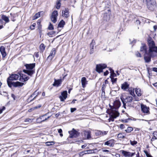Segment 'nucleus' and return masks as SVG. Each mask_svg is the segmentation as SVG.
<instances>
[{
  "label": "nucleus",
  "instance_id": "obj_33",
  "mask_svg": "<svg viewBox=\"0 0 157 157\" xmlns=\"http://www.w3.org/2000/svg\"><path fill=\"white\" fill-rule=\"evenodd\" d=\"M60 0H58L57 2L56 3V8L57 9H59L60 6Z\"/></svg>",
  "mask_w": 157,
  "mask_h": 157
},
{
  "label": "nucleus",
  "instance_id": "obj_10",
  "mask_svg": "<svg viewBox=\"0 0 157 157\" xmlns=\"http://www.w3.org/2000/svg\"><path fill=\"white\" fill-rule=\"evenodd\" d=\"M58 16V12L57 11L54 10L52 14L51 17V19L52 22L54 23L56 22Z\"/></svg>",
  "mask_w": 157,
  "mask_h": 157
},
{
  "label": "nucleus",
  "instance_id": "obj_3",
  "mask_svg": "<svg viewBox=\"0 0 157 157\" xmlns=\"http://www.w3.org/2000/svg\"><path fill=\"white\" fill-rule=\"evenodd\" d=\"M121 105V102L119 100H116L114 102L113 108L112 109L110 113V119L112 121H113L114 118L119 116V112L114 109H118L120 106Z\"/></svg>",
  "mask_w": 157,
  "mask_h": 157
},
{
  "label": "nucleus",
  "instance_id": "obj_37",
  "mask_svg": "<svg viewBox=\"0 0 157 157\" xmlns=\"http://www.w3.org/2000/svg\"><path fill=\"white\" fill-rule=\"evenodd\" d=\"M101 133V131L100 130H98L95 132V134L98 136H102Z\"/></svg>",
  "mask_w": 157,
  "mask_h": 157
},
{
  "label": "nucleus",
  "instance_id": "obj_41",
  "mask_svg": "<svg viewBox=\"0 0 157 157\" xmlns=\"http://www.w3.org/2000/svg\"><path fill=\"white\" fill-rule=\"evenodd\" d=\"M130 144L133 146L136 144H137V142L136 141L134 140L133 141L130 140Z\"/></svg>",
  "mask_w": 157,
  "mask_h": 157
},
{
  "label": "nucleus",
  "instance_id": "obj_15",
  "mask_svg": "<svg viewBox=\"0 0 157 157\" xmlns=\"http://www.w3.org/2000/svg\"><path fill=\"white\" fill-rule=\"evenodd\" d=\"M56 53V50L55 48H53L49 56L47 58V59L51 60L54 57Z\"/></svg>",
  "mask_w": 157,
  "mask_h": 157
},
{
  "label": "nucleus",
  "instance_id": "obj_7",
  "mask_svg": "<svg viewBox=\"0 0 157 157\" xmlns=\"http://www.w3.org/2000/svg\"><path fill=\"white\" fill-rule=\"evenodd\" d=\"M106 65L104 64H97L96 66V71L98 73H100L103 71V69L105 68Z\"/></svg>",
  "mask_w": 157,
  "mask_h": 157
},
{
  "label": "nucleus",
  "instance_id": "obj_9",
  "mask_svg": "<svg viewBox=\"0 0 157 157\" xmlns=\"http://www.w3.org/2000/svg\"><path fill=\"white\" fill-rule=\"evenodd\" d=\"M69 133L70 134L69 137L71 138H76L79 135L78 133L74 128L73 129L72 131H69Z\"/></svg>",
  "mask_w": 157,
  "mask_h": 157
},
{
  "label": "nucleus",
  "instance_id": "obj_53",
  "mask_svg": "<svg viewBox=\"0 0 157 157\" xmlns=\"http://www.w3.org/2000/svg\"><path fill=\"white\" fill-rule=\"evenodd\" d=\"M152 71H154L157 72V68L156 67H153L152 68Z\"/></svg>",
  "mask_w": 157,
  "mask_h": 157
},
{
  "label": "nucleus",
  "instance_id": "obj_16",
  "mask_svg": "<svg viewBox=\"0 0 157 157\" xmlns=\"http://www.w3.org/2000/svg\"><path fill=\"white\" fill-rule=\"evenodd\" d=\"M141 110L144 113L149 114L150 113L149 107H147L146 105L141 104Z\"/></svg>",
  "mask_w": 157,
  "mask_h": 157
},
{
  "label": "nucleus",
  "instance_id": "obj_12",
  "mask_svg": "<svg viewBox=\"0 0 157 157\" xmlns=\"http://www.w3.org/2000/svg\"><path fill=\"white\" fill-rule=\"evenodd\" d=\"M121 152L122 154L125 157H132L135 154V153H131L130 152L124 150H121Z\"/></svg>",
  "mask_w": 157,
  "mask_h": 157
},
{
  "label": "nucleus",
  "instance_id": "obj_59",
  "mask_svg": "<svg viewBox=\"0 0 157 157\" xmlns=\"http://www.w3.org/2000/svg\"><path fill=\"white\" fill-rule=\"evenodd\" d=\"M144 152L146 154V156H147V155H149V154L147 152V151H144Z\"/></svg>",
  "mask_w": 157,
  "mask_h": 157
},
{
  "label": "nucleus",
  "instance_id": "obj_43",
  "mask_svg": "<svg viewBox=\"0 0 157 157\" xmlns=\"http://www.w3.org/2000/svg\"><path fill=\"white\" fill-rule=\"evenodd\" d=\"M58 132L60 134V136H63V134L62 133V130L60 128L59 129H58Z\"/></svg>",
  "mask_w": 157,
  "mask_h": 157
},
{
  "label": "nucleus",
  "instance_id": "obj_54",
  "mask_svg": "<svg viewBox=\"0 0 157 157\" xmlns=\"http://www.w3.org/2000/svg\"><path fill=\"white\" fill-rule=\"evenodd\" d=\"M102 151L105 152H108L110 151H109L107 150H105V149H102Z\"/></svg>",
  "mask_w": 157,
  "mask_h": 157
},
{
  "label": "nucleus",
  "instance_id": "obj_44",
  "mask_svg": "<svg viewBox=\"0 0 157 157\" xmlns=\"http://www.w3.org/2000/svg\"><path fill=\"white\" fill-rule=\"evenodd\" d=\"M36 24L35 23H33L32 25L30 27V28L32 30H33L34 29V28L36 26Z\"/></svg>",
  "mask_w": 157,
  "mask_h": 157
},
{
  "label": "nucleus",
  "instance_id": "obj_45",
  "mask_svg": "<svg viewBox=\"0 0 157 157\" xmlns=\"http://www.w3.org/2000/svg\"><path fill=\"white\" fill-rule=\"evenodd\" d=\"M108 133V131H101V135L102 136H104V135H105L107 134Z\"/></svg>",
  "mask_w": 157,
  "mask_h": 157
},
{
  "label": "nucleus",
  "instance_id": "obj_1",
  "mask_svg": "<svg viewBox=\"0 0 157 157\" xmlns=\"http://www.w3.org/2000/svg\"><path fill=\"white\" fill-rule=\"evenodd\" d=\"M29 79V77L27 76L26 75L18 73L17 74H12L7 78V81L8 85L10 87H11L12 85L14 87H17L23 86L24 83L18 81L12 82V81L19 80L21 82H24L27 81Z\"/></svg>",
  "mask_w": 157,
  "mask_h": 157
},
{
  "label": "nucleus",
  "instance_id": "obj_49",
  "mask_svg": "<svg viewBox=\"0 0 157 157\" xmlns=\"http://www.w3.org/2000/svg\"><path fill=\"white\" fill-rule=\"evenodd\" d=\"M5 109V107L4 106H3L2 109H0V114L1 113H2L3 111Z\"/></svg>",
  "mask_w": 157,
  "mask_h": 157
},
{
  "label": "nucleus",
  "instance_id": "obj_40",
  "mask_svg": "<svg viewBox=\"0 0 157 157\" xmlns=\"http://www.w3.org/2000/svg\"><path fill=\"white\" fill-rule=\"evenodd\" d=\"M33 119L26 118L25 121V122H32Z\"/></svg>",
  "mask_w": 157,
  "mask_h": 157
},
{
  "label": "nucleus",
  "instance_id": "obj_62",
  "mask_svg": "<svg viewBox=\"0 0 157 157\" xmlns=\"http://www.w3.org/2000/svg\"><path fill=\"white\" fill-rule=\"evenodd\" d=\"M11 96L13 98L14 100H15V96L14 94H11Z\"/></svg>",
  "mask_w": 157,
  "mask_h": 157
},
{
  "label": "nucleus",
  "instance_id": "obj_35",
  "mask_svg": "<svg viewBox=\"0 0 157 157\" xmlns=\"http://www.w3.org/2000/svg\"><path fill=\"white\" fill-rule=\"evenodd\" d=\"M117 137L120 138H124L125 137L122 133H119L118 134Z\"/></svg>",
  "mask_w": 157,
  "mask_h": 157
},
{
  "label": "nucleus",
  "instance_id": "obj_17",
  "mask_svg": "<svg viewBox=\"0 0 157 157\" xmlns=\"http://www.w3.org/2000/svg\"><path fill=\"white\" fill-rule=\"evenodd\" d=\"M69 12L68 8H65L62 11V16L67 18L69 16Z\"/></svg>",
  "mask_w": 157,
  "mask_h": 157
},
{
  "label": "nucleus",
  "instance_id": "obj_22",
  "mask_svg": "<svg viewBox=\"0 0 157 157\" xmlns=\"http://www.w3.org/2000/svg\"><path fill=\"white\" fill-rule=\"evenodd\" d=\"M81 82L82 87L84 88L85 85L87 83V81L86 78L85 77H83L81 79Z\"/></svg>",
  "mask_w": 157,
  "mask_h": 157
},
{
  "label": "nucleus",
  "instance_id": "obj_46",
  "mask_svg": "<svg viewBox=\"0 0 157 157\" xmlns=\"http://www.w3.org/2000/svg\"><path fill=\"white\" fill-rule=\"evenodd\" d=\"M136 56L137 57H141V54L138 52H136Z\"/></svg>",
  "mask_w": 157,
  "mask_h": 157
},
{
  "label": "nucleus",
  "instance_id": "obj_14",
  "mask_svg": "<svg viewBox=\"0 0 157 157\" xmlns=\"http://www.w3.org/2000/svg\"><path fill=\"white\" fill-rule=\"evenodd\" d=\"M67 92L66 90H64L61 92V95L59 97L60 101H64L65 99L67 98Z\"/></svg>",
  "mask_w": 157,
  "mask_h": 157
},
{
  "label": "nucleus",
  "instance_id": "obj_55",
  "mask_svg": "<svg viewBox=\"0 0 157 157\" xmlns=\"http://www.w3.org/2000/svg\"><path fill=\"white\" fill-rule=\"evenodd\" d=\"M2 93L3 94H2V95H4L5 96H8V94L7 93L3 92Z\"/></svg>",
  "mask_w": 157,
  "mask_h": 157
},
{
  "label": "nucleus",
  "instance_id": "obj_58",
  "mask_svg": "<svg viewBox=\"0 0 157 157\" xmlns=\"http://www.w3.org/2000/svg\"><path fill=\"white\" fill-rule=\"evenodd\" d=\"M153 28H154V30L155 31L156 30V29H157V25H154L153 26Z\"/></svg>",
  "mask_w": 157,
  "mask_h": 157
},
{
  "label": "nucleus",
  "instance_id": "obj_52",
  "mask_svg": "<svg viewBox=\"0 0 157 157\" xmlns=\"http://www.w3.org/2000/svg\"><path fill=\"white\" fill-rule=\"evenodd\" d=\"M34 55L36 58H38L39 57V54L38 52H35L34 53Z\"/></svg>",
  "mask_w": 157,
  "mask_h": 157
},
{
  "label": "nucleus",
  "instance_id": "obj_57",
  "mask_svg": "<svg viewBox=\"0 0 157 157\" xmlns=\"http://www.w3.org/2000/svg\"><path fill=\"white\" fill-rule=\"evenodd\" d=\"M94 52V49H90V54H92Z\"/></svg>",
  "mask_w": 157,
  "mask_h": 157
},
{
  "label": "nucleus",
  "instance_id": "obj_24",
  "mask_svg": "<svg viewBox=\"0 0 157 157\" xmlns=\"http://www.w3.org/2000/svg\"><path fill=\"white\" fill-rule=\"evenodd\" d=\"M84 135L85 138L87 139H89L91 138L90 132V131L84 132Z\"/></svg>",
  "mask_w": 157,
  "mask_h": 157
},
{
  "label": "nucleus",
  "instance_id": "obj_21",
  "mask_svg": "<svg viewBox=\"0 0 157 157\" xmlns=\"http://www.w3.org/2000/svg\"><path fill=\"white\" fill-rule=\"evenodd\" d=\"M62 82V80L61 79H59L58 80L55 79V81L53 84V86H58L59 85L61 84Z\"/></svg>",
  "mask_w": 157,
  "mask_h": 157
},
{
  "label": "nucleus",
  "instance_id": "obj_51",
  "mask_svg": "<svg viewBox=\"0 0 157 157\" xmlns=\"http://www.w3.org/2000/svg\"><path fill=\"white\" fill-rule=\"evenodd\" d=\"M109 73V71H108L107 70L105 72H104V76L107 75Z\"/></svg>",
  "mask_w": 157,
  "mask_h": 157
},
{
  "label": "nucleus",
  "instance_id": "obj_36",
  "mask_svg": "<svg viewBox=\"0 0 157 157\" xmlns=\"http://www.w3.org/2000/svg\"><path fill=\"white\" fill-rule=\"evenodd\" d=\"M107 11L108 12V13H104V16H109L110 13V9H108L107 10Z\"/></svg>",
  "mask_w": 157,
  "mask_h": 157
},
{
  "label": "nucleus",
  "instance_id": "obj_30",
  "mask_svg": "<svg viewBox=\"0 0 157 157\" xmlns=\"http://www.w3.org/2000/svg\"><path fill=\"white\" fill-rule=\"evenodd\" d=\"M40 50L43 51L44 49L45 48V46L43 44H41L40 46Z\"/></svg>",
  "mask_w": 157,
  "mask_h": 157
},
{
  "label": "nucleus",
  "instance_id": "obj_63",
  "mask_svg": "<svg viewBox=\"0 0 157 157\" xmlns=\"http://www.w3.org/2000/svg\"><path fill=\"white\" fill-rule=\"evenodd\" d=\"M124 125L123 124H121V125H120V128L121 129H123V127H124Z\"/></svg>",
  "mask_w": 157,
  "mask_h": 157
},
{
  "label": "nucleus",
  "instance_id": "obj_5",
  "mask_svg": "<svg viewBox=\"0 0 157 157\" xmlns=\"http://www.w3.org/2000/svg\"><path fill=\"white\" fill-rule=\"evenodd\" d=\"M121 99L123 103V107L126 109V105L127 104L128 106L130 105V103L132 102L133 98L130 96H127L126 98H124L123 97H121Z\"/></svg>",
  "mask_w": 157,
  "mask_h": 157
},
{
  "label": "nucleus",
  "instance_id": "obj_50",
  "mask_svg": "<svg viewBox=\"0 0 157 157\" xmlns=\"http://www.w3.org/2000/svg\"><path fill=\"white\" fill-rule=\"evenodd\" d=\"M110 71L111 72V75L112 74H113V75H115V76L116 75L114 73V71L112 69H110Z\"/></svg>",
  "mask_w": 157,
  "mask_h": 157
},
{
  "label": "nucleus",
  "instance_id": "obj_39",
  "mask_svg": "<svg viewBox=\"0 0 157 157\" xmlns=\"http://www.w3.org/2000/svg\"><path fill=\"white\" fill-rule=\"evenodd\" d=\"M48 29L50 30H52L54 29V28L53 25L51 23H50L49 26L48 28Z\"/></svg>",
  "mask_w": 157,
  "mask_h": 157
},
{
  "label": "nucleus",
  "instance_id": "obj_34",
  "mask_svg": "<svg viewBox=\"0 0 157 157\" xmlns=\"http://www.w3.org/2000/svg\"><path fill=\"white\" fill-rule=\"evenodd\" d=\"M110 78H111V82L113 84L114 83L116 82L117 79V78H114L113 77H110Z\"/></svg>",
  "mask_w": 157,
  "mask_h": 157
},
{
  "label": "nucleus",
  "instance_id": "obj_38",
  "mask_svg": "<svg viewBox=\"0 0 157 157\" xmlns=\"http://www.w3.org/2000/svg\"><path fill=\"white\" fill-rule=\"evenodd\" d=\"M40 14L39 13H36L34 17V19H36L40 17Z\"/></svg>",
  "mask_w": 157,
  "mask_h": 157
},
{
  "label": "nucleus",
  "instance_id": "obj_27",
  "mask_svg": "<svg viewBox=\"0 0 157 157\" xmlns=\"http://www.w3.org/2000/svg\"><path fill=\"white\" fill-rule=\"evenodd\" d=\"M135 92L136 94L138 96H140L141 95V94L140 92V89L139 88H136Z\"/></svg>",
  "mask_w": 157,
  "mask_h": 157
},
{
  "label": "nucleus",
  "instance_id": "obj_20",
  "mask_svg": "<svg viewBox=\"0 0 157 157\" xmlns=\"http://www.w3.org/2000/svg\"><path fill=\"white\" fill-rule=\"evenodd\" d=\"M0 51L2 54V56L3 57H4L6 56V53L5 51V48L3 46H2L0 48Z\"/></svg>",
  "mask_w": 157,
  "mask_h": 157
},
{
  "label": "nucleus",
  "instance_id": "obj_28",
  "mask_svg": "<svg viewBox=\"0 0 157 157\" xmlns=\"http://www.w3.org/2000/svg\"><path fill=\"white\" fill-rule=\"evenodd\" d=\"M95 43L94 40H93L90 45V49H94V46L95 45Z\"/></svg>",
  "mask_w": 157,
  "mask_h": 157
},
{
  "label": "nucleus",
  "instance_id": "obj_11",
  "mask_svg": "<svg viewBox=\"0 0 157 157\" xmlns=\"http://www.w3.org/2000/svg\"><path fill=\"white\" fill-rule=\"evenodd\" d=\"M47 114H45L41 117L38 118L36 119V122L38 123H40L42 122H44L48 119L50 117L44 118V117L47 116Z\"/></svg>",
  "mask_w": 157,
  "mask_h": 157
},
{
  "label": "nucleus",
  "instance_id": "obj_47",
  "mask_svg": "<svg viewBox=\"0 0 157 157\" xmlns=\"http://www.w3.org/2000/svg\"><path fill=\"white\" fill-rule=\"evenodd\" d=\"M71 110V113H73L76 110V108H71L70 109Z\"/></svg>",
  "mask_w": 157,
  "mask_h": 157
},
{
  "label": "nucleus",
  "instance_id": "obj_56",
  "mask_svg": "<svg viewBox=\"0 0 157 157\" xmlns=\"http://www.w3.org/2000/svg\"><path fill=\"white\" fill-rule=\"evenodd\" d=\"M136 23L137 24V25H140V21H139V20H137L136 21Z\"/></svg>",
  "mask_w": 157,
  "mask_h": 157
},
{
  "label": "nucleus",
  "instance_id": "obj_32",
  "mask_svg": "<svg viewBox=\"0 0 157 157\" xmlns=\"http://www.w3.org/2000/svg\"><path fill=\"white\" fill-rule=\"evenodd\" d=\"M54 142L53 141L47 142L46 143V144L47 146H50L54 145Z\"/></svg>",
  "mask_w": 157,
  "mask_h": 157
},
{
  "label": "nucleus",
  "instance_id": "obj_48",
  "mask_svg": "<svg viewBox=\"0 0 157 157\" xmlns=\"http://www.w3.org/2000/svg\"><path fill=\"white\" fill-rule=\"evenodd\" d=\"M132 120V119H131L128 118V119L124 120V121L125 123H127V122H128L129 121H130V120Z\"/></svg>",
  "mask_w": 157,
  "mask_h": 157
},
{
  "label": "nucleus",
  "instance_id": "obj_60",
  "mask_svg": "<svg viewBox=\"0 0 157 157\" xmlns=\"http://www.w3.org/2000/svg\"><path fill=\"white\" fill-rule=\"evenodd\" d=\"M152 85L155 87H157V82L152 84Z\"/></svg>",
  "mask_w": 157,
  "mask_h": 157
},
{
  "label": "nucleus",
  "instance_id": "obj_18",
  "mask_svg": "<svg viewBox=\"0 0 157 157\" xmlns=\"http://www.w3.org/2000/svg\"><path fill=\"white\" fill-rule=\"evenodd\" d=\"M40 93V92H38V90H36L30 96L29 98H30L31 97H33V96L36 95L31 100H30V101H33V100H34L36 98V96L38 95Z\"/></svg>",
  "mask_w": 157,
  "mask_h": 157
},
{
  "label": "nucleus",
  "instance_id": "obj_64",
  "mask_svg": "<svg viewBox=\"0 0 157 157\" xmlns=\"http://www.w3.org/2000/svg\"><path fill=\"white\" fill-rule=\"evenodd\" d=\"M59 115V113H56L55 115V116L56 117H58Z\"/></svg>",
  "mask_w": 157,
  "mask_h": 157
},
{
  "label": "nucleus",
  "instance_id": "obj_19",
  "mask_svg": "<svg viewBox=\"0 0 157 157\" xmlns=\"http://www.w3.org/2000/svg\"><path fill=\"white\" fill-rule=\"evenodd\" d=\"M129 85L127 82H125L121 85V88L124 90H126L128 88Z\"/></svg>",
  "mask_w": 157,
  "mask_h": 157
},
{
  "label": "nucleus",
  "instance_id": "obj_4",
  "mask_svg": "<svg viewBox=\"0 0 157 157\" xmlns=\"http://www.w3.org/2000/svg\"><path fill=\"white\" fill-rule=\"evenodd\" d=\"M25 66L26 70H23V71L30 76L32 77L33 74L35 73V70L34 68L35 66V63L26 64L25 65Z\"/></svg>",
  "mask_w": 157,
  "mask_h": 157
},
{
  "label": "nucleus",
  "instance_id": "obj_13",
  "mask_svg": "<svg viewBox=\"0 0 157 157\" xmlns=\"http://www.w3.org/2000/svg\"><path fill=\"white\" fill-rule=\"evenodd\" d=\"M140 52L142 53H144V56L148 54L147 50V47L145 44H142V46L140 47Z\"/></svg>",
  "mask_w": 157,
  "mask_h": 157
},
{
  "label": "nucleus",
  "instance_id": "obj_23",
  "mask_svg": "<svg viewBox=\"0 0 157 157\" xmlns=\"http://www.w3.org/2000/svg\"><path fill=\"white\" fill-rule=\"evenodd\" d=\"M128 91L130 94L131 95L134 97H136V95L134 94V89L130 87L128 88Z\"/></svg>",
  "mask_w": 157,
  "mask_h": 157
},
{
  "label": "nucleus",
  "instance_id": "obj_29",
  "mask_svg": "<svg viewBox=\"0 0 157 157\" xmlns=\"http://www.w3.org/2000/svg\"><path fill=\"white\" fill-rule=\"evenodd\" d=\"M86 152L85 153V154H92L94 153L95 152H94V150H87L85 151Z\"/></svg>",
  "mask_w": 157,
  "mask_h": 157
},
{
  "label": "nucleus",
  "instance_id": "obj_2",
  "mask_svg": "<svg viewBox=\"0 0 157 157\" xmlns=\"http://www.w3.org/2000/svg\"><path fill=\"white\" fill-rule=\"evenodd\" d=\"M149 50L148 54L144 57V59L146 63H149L151 61V57H155L157 53V46L155 45L154 41L152 38L149 37L147 40Z\"/></svg>",
  "mask_w": 157,
  "mask_h": 157
},
{
  "label": "nucleus",
  "instance_id": "obj_26",
  "mask_svg": "<svg viewBox=\"0 0 157 157\" xmlns=\"http://www.w3.org/2000/svg\"><path fill=\"white\" fill-rule=\"evenodd\" d=\"M65 21L63 20H61L59 23L58 25V28H63L65 25Z\"/></svg>",
  "mask_w": 157,
  "mask_h": 157
},
{
  "label": "nucleus",
  "instance_id": "obj_61",
  "mask_svg": "<svg viewBox=\"0 0 157 157\" xmlns=\"http://www.w3.org/2000/svg\"><path fill=\"white\" fill-rule=\"evenodd\" d=\"M105 94V92L104 91H102L101 93V95L102 96H104Z\"/></svg>",
  "mask_w": 157,
  "mask_h": 157
},
{
  "label": "nucleus",
  "instance_id": "obj_42",
  "mask_svg": "<svg viewBox=\"0 0 157 157\" xmlns=\"http://www.w3.org/2000/svg\"><path fill=\"white\" fill-rule=\"evenodd\" d=\"M144 2H146V4L155 1V0H143Z\"/></svg>",
  "mask_w": 157,
  "mask_h": 157
},
{
  "label": "nucleus",
  "instance_id": "obj_6",
  "mask_svg": "<svg viewBox=\"0 0 157 157\" xmlns=\"http://www.w3.org/2000/svg\"><path fill=\"white\" fill-rule=\"evenodd\" d=\"M115 143V140L114 139H111L103 143L102 146L103 147H104L105 146H107L109 147H113Z\"/></svg>",
  "mask_w": 157,
  "mask_h": 157
},
{
  "label": "nucleus",
  "instance_id": "obj_25",
  "mask_svg": "<svg viewBox=\"0 0 157 157\" xmlns=\"http://www.w3.org/2000/svg\"><path fill=\"white\" fill-rule=\"evenodd\" d=\"M1 18L2 20L5 21L6 23H8L10 21L8 17L5 15H2Z\"/></svg>",
  "mask_w": 157,
  "mask_h": 157
},
{
  "label": "nucleus",
  "instance_id": "obj_8",
  "mask_svg": "<svg viewBox=\"0 0 157 157\" xmlns=\"http://www.w3.org/2000/svg\"><path fill=\"white\" fill-rule=\"evenodd\" d=\"M147 8L150 10L154 11L156 7L155 1L147 4Z\"/></svg>",
  "mask_w": 157,
  "mask_h": 157
},
{
  "label": "nucleus",
  "instance_id": "obj_31",
  "mask_svg": "<svg viewBox=\"0 0 157 157\" xmlns=\"http://www.w3.org/2000/svg\"><path fill=\"white\" fill-rule=\"evenodd\" d=\"M133 130V128L130 127H128L127 128V129L125 130V131L128 133H129L131 132Z\"/></svg>",
  "mask_w": 157,
  "mask_h": 157
}]
</instances>
